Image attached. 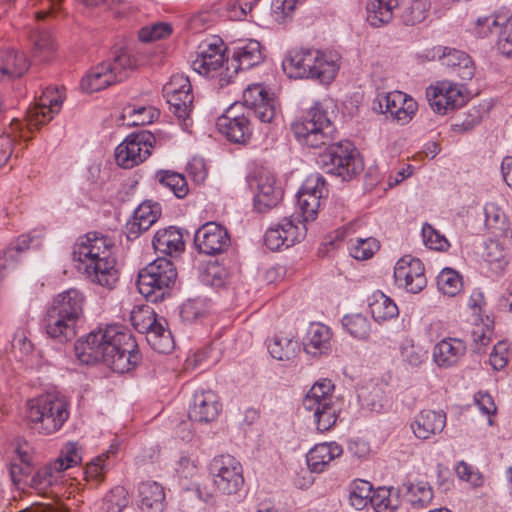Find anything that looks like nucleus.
Wrapping results in <instances>:
<instances>
[{
    "mask_svg": "<svg viewBox=\"0 0 512 512\" xmlns=\"http://www.w3.org/2000/svg\"><path fill=\"white\" fill-rule=\"evenodd\" d=\"M371 505L376 512H393L396 507L390 499V490L379 488L373 492Z\"/></svg>",
    "mask_w": 512,
    "mask_h": 512,
    "instance_id": "59",
    "label": "nucleus"
},
{
    "mask_svg": "<svg viewBox=\"0 0 512 512\" xmlns=\"http://www.w3.org/2000/svg\"><path fill=\"white\" fill-rule=\"evenodd\" d=\"M481 122L480 111L473 108L469 111L467 118L453 124L455 131H469Z\"/></svg>",
    "mask_w": 512,
    "mask_h": 512,
    "instance_id": "62",
    "label": "nucleus"
},
{
    "mask_svg": "<svg viewBox=\"0 0 512 512\" xmlns=\"http://www.w3.org/2000/svg\"><path fill=\"white\" fill-rule=\"evenodd\" d=\"M396 284L409 293H419L427 285L423 263L409 255L400 258L394 268Z\"/></svg>",
    "mask_w": 512,
    "mask_h": 512,
    "instance_id": "15",
    "label": "nucleus"
},
{
    "mask_svg": "<svg viewBox=\"0 0 512 512\" xmlns=\"http://www.w3.org/2000/svg\"><path fill=\"white\" fill-rule=\"evenodd\" d=\"M402 100L403 96L401 93L386 94L381 96L378 100L379 109L382 113H390L391 115H395L398 120H402L401 107L398 106V103Z\"/></svg>",
    "mask_w": 512,
    "mask_h": 512,
    "instance_id": "57",
    "label": "nucleus"
},
{
    "mask_svg": "<svg viewBox=\"0 0 512 512\" xmlns=\"http://www.w3.org/2000/svg\"><path fill=\"white\" fill-rule=\"evenodd\" d=\"M163 93L172 113L188 126L194 100L189 78L179 73L172 75L170 81L164 85Z\"/></svg>",
    "mask_w": 512,
    "mask_h": 512,
    "instance_id": "10",
    "label": "nucleus"
},
{
    "mask_svg": "<svg viewBox=\"0 0 512 512\" xmlns=\"http://www.w3.org/2000/svg\"><path fill=\"white\" fill-rule=\"evenodd\" d=\"M422 237L424 244L431 250L445 251L449 247V242L444 235L434 229L430 224H425L422 228Z\"/></svg>",
    "mask_w": 512,
    "mask_h": 512,
    "instance_id": "53",
    "label": "nucleus"
},
{
    "mask_svg": "<svg viewBox=\"0 0 512 512\" xmlns=\"http://www.w3.org/2000/svg\"><path fill=\"white\" fill-rule=\"evenodd\" d=\"M31 242V238L28 235H21L17 239V243L14 247H8L4 250L3 256L5 261L14 260L15 256L24 250H26Z\"/></svg>",
    "mask_w": 512,
    "mask_h": 512,
    "instance_id": "63",
    "label": "nucleus"
},
{
    "mask_svg": "<svg viewBox=\"0 0 512 512\" xmlns=\"http://www.w3.org/2000/svg\"><path fill=\"white\" fill-rule=\"evenodd\" d=\"M462 277L451 268L443 269L437 277V286L443 294L457 295L462 289Z\"/></svg>",
    "mask_w": 512,
    "mask_h": 512,
    "instance_id": "46",
    "label": "nucleus"
},
{
    "mask_svg": "<svg viewBox=\"0 0 512 512\" xmlns=\"http://www.w3.org/2000/svg\"><path fill=\"white\" fill-rule=\"evenodd\" d=\"M334 384L329 379L316 382L303 399V408L309 412L314 409L325 408L334 402Z\"/></svg>",
    "mask_w": 512,
    "mask_h": 512,
    "instance_id": "30",
    "label": "nucleus"
},
{
    "mask_svg": "<svg viewBox=\"0 0 512 512\" xmlns=\"http://www.w3.org/2000/svg\"><path fill=\"white\" fill-rule=\"evenodd\" d=\"M268 351L270 355L280 361H289L293 359L298 351V341L292 336L288 335H275L268 344Z\"/></svg>",
    "mask_w": 512,
    "mask_h": 512,
    "instance_id": "38",
    "label": "nucleus"
},
{
    "mask_svg": "<svg viewBox=\"0 0 512 512\" xmlns=\"http://www.w3.org/2000/svg\"><path fill=\"white\" fill-rule=\"evenodd\" d=\"M445 425L446 414L444 412L425 409L415 416L410 427L418 439L427 440L442 432Z\"/></svg>",
    "mask_w": 512,
    "mask_h": 512,
    "instance_id": "21",
    "label": "nucleus"
},
{
    "mask_svg": "<svg viewBox=\"0 0 512 512\" xmlns=\"http://www.w3.org/2000/svg\"><path fill=\"white\" fill-rule=\"evenodd\" d=\"M305 231V225L299 227L292 219L285 217L276 227L266 231L264 243L272 251L279 250L282 246L288 248L299 242L305 236Z\"/></svg>",
    "mask_w": 512,
    "mask_h": 512,
    "instance_id": "19",
    "label": "nucleus"
},
{
    "mask_svg": "<svg viewBox=\"0 0 512 512\" xmlns=\"http://www.w3.org/2000/svg\"><path fill=\"white\" fill-rule=\"evenodd\" d=\"M194 244L200 253L217 255L225 252L230 246L227 230L215 222H207L195 233Z\"/></svg>",
    "mask_w": 512,
    "mask_h": 512,
    "instance_id": "17",
    "label": "nucleus"
},
{
    "mask_svg": "<svg viewBox=\"0 0 512 512\" xmlns=\"http://www.w3.org/2000/svg\"><path fill=\"white\" fill-rule=\"evenodd\" d=\"M159 112L153 107H134L127 106L123 109L121 119L126 121L127 126H143L153 122Z\"/></svg>",
    "mask_w": 512,
    "mask_h": 512,
    "instance_id": "41",
    "label": "nucleus"
},
{
    "mask_svg": "<svg viewBox=\"0 0 512 512\" xmlns=\"http://www.w3.org/2000/svg\"><path fill=\"white\" fill-rule=\"evenodd\" d=\"M407 491L410 494V501L414 506L425 507L433 499V490L427 481H418L415 484L410 483L407 486Z\"/></svg>",
    "mask_w": 512,
    "mask_h": 512,
    "instance_id": "49",
    "label": "nucleus"
},
{
    "mask_svg": "<svg viewBox=\"0 0 512 512\" xmlns=\"http://www.w3.org/2000/svg\"><path fill=\"white\" fill-rule=\"evenodd\" d=\"M342 453V447L336 442L317 444L307 454V465L311 471L320 473Z\"/></svg>",
    "mask_w": 512,
    "mask_h": 512,
    "instance_id": "28",
    "label": "nucleus"
},
{
    "mask_svg": "<svg viewBox=\"0 0 512 512\" xmlns=\"http://www.w3.org/2000/svg\"><path fill=\"white\" fill-rule=\"evenodd\" d=\"M497 48L506 57H512V23L505 17L498 30Z\"/></svg>",
    "mask_w": 512,
    "mask_h": 512,
    "instance_id": "54",
    "label": "nucleus"
},
{
    "mask_svg": "<svg viewBox=\"0 0 512 512\" xmlns=\"http://www.w3.org/2000/svg\"><path fill=\"white\" fill-rule=\"evenodd\" d=\"M442 65H445L451 72L461 80H471L475 73V67L471 57L463 51L450 49L444 52L441 58Z\"/></svg>",
    "mask_w": 512,
    "mask_h": 512,
    "instance_id": "31",
    "label": "nucleus"
},
{
    "mask_svg": "<svg viewBox=\"0 0 512 512\" xmlns=\"http://www.w3.org/2000/svg\"><path fill=\"white\" fill-rule=\"evenodd\" d=\"M130 321L135 330L146 334L148 343L159 353H168L173 348L171 332L166 329V320L158 318L148 306H135L131 311Z\"/></svg>",
    "mask_w": 512,
    "mask_h": 512,
    "instance_id": "8",
    "label": "nucleus"
},
{
    "mask_svg": "<svg viewBox=\"0 0 512 512\" xmlns=\"http://www.w3.org/2000/svg\"><path fill=\"white\" fill-rule=\"evenodd\" d=\"M152 244L155 251L169 256L180 254L185 247L181 231L173 226L158 230Z\"/></svg>",
    "mask_w": 512,
    "mask_h": 512,
    "instance_id": "26",
    "label": "nucleus"
},
{
    "mask_svg": "<svg viewBox=\"0 0 512 512\" xmlns=\"http://www.w3.org/2000/svg\"><path fill=\"white\" fill-rule=\"evenodd\" d=\"M224 43L220 38H213L199 46L197 57L192 61L195 72L206 77H214L222 69L225 61Z\"/></svg>",
    "mask_w": 512,
    "mask_h": 512,
    "instance_id": "16",
    "label": "nucleus"
},
{
    "mask_svg": "<svg viewBox=\"0 0 512 512\" xmlns=\"http://www.w3.org/2000/svg\"><path fill=\"white\" fill-rule=\"evenodd\" d=\"M474 400L482 413L488 416L496 414L497 407L495 405L494 399L489 393L479 391L478 393L475 394Z\"/></svg>",
    "mask_w": 512,
    "mask_h": 512,
    "instance_id": "61",
    "label": "nucleus"
},
{
    "mask_svg": "<svg viewBox=\"0 0 512 512\" xmlns=\"http://www.w3.org/2000/svg\"><path fill=\"white\" fill-rule=\"evenodd\" d=\"M338 407L336 402L325 406V408L314 409L312 413L316 429L320 432L330 430L336 423L338 417Z\"/></svg>",
    "mask_w": 512,
    "mask_h": 512,
    "instance_id": "47",
    "label": "nucleus"
},
{
    "mask_svg": "<svg viewBox=\"0 0 512 512\" xmlns=\"http://www.w3.org/2000/svg\"><path fill=\"white\" fill-rule=\"evenodd\" d=\"M282 67L291 78H311L321 83H330L339 69L335 55L303 48L289 51Z\"/></svg>",
    "mask_w": 512,
    "mask_h": 512,
    "instance_id": "5",
    "label": "nucleus"
},
{
    "mask_svg": "<svg viewBox=\"0 0 512 512\" xmlns=\"http://www.w3.org/2000/svg\"><path fill=\"white\" fill-rule=\"evenodd\" d=\"M371 315L377 322H383L395 318L399 310L395 302L383 292L373 294V300L369 304Z\"/></svg>",
    "mask_w": 512,
    "mask_h": 512,
    "instance_id": "39",
    "label": "nucleus"
},
{
    "mask_svg": "<svg viewBox=\"0 0 512 512\" xmlns=\"http://www.w3.org/2000/svg\"><path fill=\"white\" fill-rule=\"evenodd\" d=\"M172 28L166 23H157L152 27H144L139 31V39L142 42H151L168 37Z\"/></svg>",
    "mask_w": 512,
    "mask_h": 512,
    "instance_id": "56",
    "label": "nucleus"
},
{
    "mask_svg": "<svg viewBox=\"0 0 512 512\" xmlns=\"http://www.w3.org/2000/svg\"><path fill=\"white\" fill-rule=\"evenodd\" d=\"M262 60L261 45L257 40H249L244 45L236 47L225 74L220 73L219 85L223 87L230 82L232 75L229 72L231 69L236 74L239 70H247L260 64Z\"/></svg>",
    "mask_w": 512,
    "mask_h": 512,
    "instance_id": "18",
    "label": "nucleus"
},
{
    "mask_svg": "<svg viewBox=\"0 0 512 512\" xmlns=\"http://www.w3.org/2000/svg\"><path fill=\"white\" fill-rule=\"evenodd\" d=\"M32 463H17L12 462L9 465V473L13 484L23 489L24 486H29V481L32 476Z\"/></svg>",
    "mask_w": 512,
    "mask_h": 512,
    "instance_id": "52",
    "label": "nucleus"
},
{
    "mask_svg": "<svg viewBox=\"0 0 512 512\" xmlns=\"http://www.w3.org/2000/svg\"><path fill=\"white\" fill-rule=\"evenodd\" d=\"M109 69L110 66L105 65L104 62L92 68L81 81L82 90L87 93H94L116 84L115 75Z\"/></svg>",
    "mask_w": 512,
    "mask_h": 512,
    "instance_id": "35",
    "label": "nucleus"
},
{
    "mask_svg": "<svg viewBox=\"0 0 512 512\" xmlns=\"http://www.w3.org/2000/svg\"><path fill=\"white\" fill-rule=\"evenodd\" d=\"M456 474L460 479L471 482L475 486L480 484V476L473 472L471 466L464 461L459 462L456 466Z\"/></svg>",
    "mask_w": 512,
    "mask_h": 512,
    "instance_id": "64",
    "label": "nucleus"
},
{
    "mask_svg": "<svg viewBox=\"0 0 512 512\" xmlns=\"http://www.w3.org/2000/svg\"><path fill=\"white\" fill-rule=\"evenodd\" d=\"M466 343L460 338L447 337L437 343L433 350V359L439 367L456 365L465 355Z\"/></svg>",
    "mask_w": 512,
    "mask_h": 512,
    "instance_id": "24",
    "label": "nucleus"
},
{
    "mask_svg": "<svg viewBox=\"0 0 512 512\" xmlns=\"http://www.w3.org/2000/svg\"><path fill=\"white\" fill-rule=\"evenodd\" d=\"M399 7V0H368L367 21L373 27L389 23L394 10Z\"/></svg>",
    "mask_w": 512,
    "mask_h": 512,
    "instance_id": "36",
    "label": "nucleus"
},
{
    "mask_svg": "<svg viewBox=\"0 0 512 512\" xmlns=\"http://www.w3.org/2000/svg\"><path fill=\"white\" fill-rule=\"evenodd\" d=\"M45 321L49 337L60 343H65L76 336V324L68 321L55 309L49 308Z\"/></svg>",
    "mask_w": 512,
    "mask_h": 512,
    "instance_id": "27",
    "label": "nucleus"
},
{
    "mask_svg": "<svg viewBox=\"0 0 512 512\" xmlns=\"http://www.w3.org/2000/svg\"><path fill=\"white\" fill-rule=\"evenodd\" d=\"M426 97L431 108L440 114L461 107L467 101L463 87L449 81L438 82L435 86L428 87Z\"/></svg>",
    "mask_w": 512,
    "mask_h": 512,
    "instance_id": "14",
    "label": "nucleus"
},
{
    "mask_svg": "<svg viewBox=\"0 0 512 512\" xmlns=\"http://www.w3.org/2000/svg\"><path fill=\"white\" fill-rule=\"evenodd\" d=\"M176 279L177 271L172 261L158 257L139 271L137 286L147 300L158 302L164 299L166 290L174 285Z\"/></svg>",
    "mask_w": 512,
    "mask_h": 512,
    "instance_id": "7",
    "label": "nucleus"
},
{
    "mask_svg": "<svg viewBox=\"0 0 512 512\" xmlns=\"http://www.w3.org/2000/svg\"><path fill=\"white\" fill-rule=\"evenodd\" d=\"M401 356L403 361L410 366L418 367L424 362L426 358V351H424L423 348L410 343L402 346Z\"/></svg>",
    "mask_w": 512,
    "mask_h": 512,
    "instance_id": "58",
    "label": "nucleus"
},
{
    "mask_svg": "<svg viewBox=\"0 0 512 512\" xmlns=\"http://www.w3.org/2000/svg\"><path fill=\"white\" fill-rule=\"evenodd\" d=\"M28 418L40 433L53 434L69 418L68 402L58 394L41 395L28 402Z\"/></svg>",
    "mask_w": 512,
    "mask_h": 512,
    "instance_id": "6",
    "label": "nucleus"
},
{
    "mask_svg": "<svg viewBox=\"0 0 512 512\" xmlns=\"http://www.w3.org/2000/svg\"><path fill=\"white\" fill-rule=\"evenodd\" d=\"M373 486L370 482L357 479L350 485L349 502L356 510H363L371 504L373 498Z\"/></svg>",
    "mask_w": 512,
    "mask_h": 512,
    "instance_id": "40",
    "label": "nucleus"
},
{
    "mask_svg": "<svg viewBox=\"0 0 512 512\" xmlns=\"http://www.w3.org/2000/svg\"><path fill=\"white\" fill-rule=\"evenodd\" d=\"M328 194L325 178L320 174L310 175L297 194V202L304 222L316 219L321 200Z\"/></svg>",
    "mask_w": 512,
    "mask_h": 512,
    "instance_id": "13",
    "label": "nucleus"
},
{
    "mask_svg": "<svg viewBox=\"0 0 512 512\" xmlns=\"http://www.w3.org/2000/svg\"><path fill=\"white\" fill-rule=\"evenodd\" d=\"M345 330L354 338L368 339L371 331L369 320L361 314L346 315L342 319Z\"/></svg>",
    "mask_w": 512,
    "mask_h": 512,
    "instance_id": "44",
    "label": "nucleus"
},
{
    "mask_svg": "<svg viewBox=\"0 0 512 512\" xmlns=\"http://www.w3.org/2000/svg\"><path fill=\"white\" fill-rule=\"evenodd\" d=\"M210 472L215 487L222 494H236L244 484L242 466L230 455L215 457L210 464Z\"/></svg>",
    "mask_w": 512,
    "mask_h": 512,
    "instance_id": "11",
    "label": "nucleus"
},
{
    "mask_svg": "<svg viewBox=\"0 0 512 512\" xmlns=\"http://www.w3.org/2000/svg\"><path fill=\"white\" fill-rule=\"evenodd\" d=\"M156 177L159 183L169 188L177 198H184L188 194V184L182 174L163 170L157 172Z\"/></svg>",
    "mask_w": 512,
    "mask_h": 512,
    "instance_id": "43",
    "label": "nucleus"
},
{
    "mask_svg": "<svg viewBox=\"0 0 512 512\" xmlns=\"http://www.w3.org/2000/svg\"><path fill=\"white\" fill-rule=\"evenodd\" d=\"M331 332L329 327L313 323L310 325L304 339V350L313 356L326 353L330 348Z\"/></svg>",
    "mask_w": 512,
    "mask_h": 512,
    "instance_id": "32",
    "label": "nucleus"
},
{
    "mask_svg": "<svg viewBox=\"0 0 512 512\" xmlns=\"http://www.w3.org/2000/svg\"><path fill=\"white\" fill-rule=\"evenodd\" d=\"M429 8V0H413L403 8L401 19L407 26L416 25L426 18Z\"/></svg>",
    "mask_w": 512,
    "mask_h": 512,
    "instance_id": "45",
    "label": "nucleus"
},
{
    "mask_svg": "<svg viewBox=\"0 0 512 512\" xmlns=\"http://www.w3.org/2000/svg\"><path fill=\"white\" fill-rule=\"evenodd\" d=\"M160 215L161 207L158 203L151 201L142 202L125 225L128 239L138 238L141 233L147 231L158 220Z\"/></svg>",
    "mask_w": 512,
    "mask_h": 512,
    "instance_id": "20",
    "label": "nucleus"
},
{
    "mask_svg": "<svg viewBox=\"0 0 512 512\" xmlns=\"http://www.w3.org/2000/svg\"><path fill=\"white\" fill-rule=\"evenodd\" d=\"M62 99L60 96L55 98H49L47 92L40 98V102L30 107L26 112L25 125L29 132L34 129H38L40 125H44L49 122L53 116V113L58 112Z\"/></svg>",
    "mask_w": 512,
    "mask_h": 512,
    "instance_id": "23",
    "label": "nucleus"
},
{
    "mask_svg": "<svg viewBox=\"0 0 512 512\" xmlns=\"http://www.w3.org/2000/svg\"><path fill=\"white\" fill-rule=\"evenodd\" d=\"M107 457L108 454H102L93 459L86 466L85 475L87 479H93L96 481H101L103 479L105 459Z\"/></svg>",
    "mask_w": 512,
    "mask_h": 512,
    "instance_id": "60",
    "label": "nucleus"
},
{
    "mask_svg": "<svg viewBox=\"0 0 512 512\" xmlns=\"http://www.w3.org/2000/svg\"><path fill=\"white\" fill-rule=\"evenodd\" d=\"M379 249V243L375 238L358 239L351 250V255L357 260H367Z\"/></svg>",
    "mask_w": 512,
    "mask_h": 512,
    "instance_id": "55",
    "label": "nucleus"
},
{
    "mask_svg": "<svg viewBox=\"0 0 512 512\" xmlns=\"http://www.w3.org/2000/svg\"><path fill=\"white\" fill-rule=\"evenodd\" d=\"M506 16V14L499 12L489 16L478 17L473 23L472 31L478 37H487L495 30H499Z\"/></svg>",
    "mask_w": 512,
    "mask_h": 512,
    "instance_id": "48",
    "label": "nucleus"
},
{
    "mask_svg": "<svg viewBox=\"0 0 512 512\" xmlns=\"http://www.w3.org/2000/svg\"><path fill=\"white\" fill-rule=\"evenodd\" d=\"M255 190L254 208L259 213H266L276 207L283 198V190L276 177L267 170L258 171L250 181Z\"/></svg>",
    "mask_w": 512,
    "mask_h": 512,
    "instance_id": "12",
    "label": "nucleus"
},
{
    "mask_svg": "<svg viewBox=\"0 0 512 512\" xmlns=\"http://www.w3.org/2000/svg\"><path fill=\"white\" fill-rule=\"evenodd\" d=\"M60 475V471L53 463H47L39 467L31 476L29 486L38 494L47 496L50 488L58 482Z\"/></svg>",
    "mask_w": 512,
    "mask_h": 512,
    "instance_id": "37",
    "label": "nucleus"
},
{
    "mask_svg": "<svg viewBox=\"0 0 512 512\" xmlns=\"http://www.w3.org/2000/svg\"><path fill=\"white\" fill-rule=\"evenodd\" d=\"M242 98V104H232L216 122L218 131L238 144L246 143L252 135L251 114L263 123H272L279 112L275 94L262 84L249 85Z\"/></svg>",
    "mask_w": 512,
    "mask_h": 512,
    "instance_id": "3",
    "label": "nucleus"
},
{
    "mask_svg": "<svg viewBox=\"0 0 512 512\" xmlns=\"http://www.w3.org/2000/svg\"><path fill=\"white\" fill-rule=\"evenodd\" d=\"M74 351L83 364L102 362L121 374L130 371L140 360L138 345L132 334L116 325L100 328L78 339Z\"/></svg>",
    "mask_w": 512,
    "mask_h": 512,
    "instance_id": "2",
    "label": "nucleus"
},
{
    "mask_svg": "<svg viewBox=\"0 0 512 512\" xmlns=\"http://www.w3.org/2000/svg\"><path fill=\"white\" fill-rule=\"evenodd\" d=\"M104 63L110 66L109 71L115 75V82L118 83L125 80L130 72L136 70L143 62L137 55H132L127 50L120 49L111 61H105Z\"/></svg>",
    "mask_w": 512,
    "mask_h": 512,
    "instance_id": "34",
    "label": "nucleus"
},
{
    "mask_svg": "<svg viewBox=\"0 0 512 512\" xmlns=\"http://www.w3.org/2000/svg\"><path fill=\"white\" fill-rule=\"evenodd\" d=\"M485 225L499 236L508 235L507 217L504 211L495 203H488L484 207Z\"/></svg>",
    "mask_w": 512,
    "mask_h": 512,
    "instance_id": "42",
    "label": "nucleus"
},
{
    "mask_svg": "<svg viewBox=\"0 0 512 512\" xmlns=\"http://www.w3.org/2000/svg\"><path fill=\"white\" fill-rule=\"evenodd\" d=\"M154 143L155 136L147 130L131 133L116 148L117 164L128 169L142 163L150 156Z\"/></svg>",
    "mask_w": 512,
    "mask_h": 512,
    "instance_id": "9",
    "label": "nucleus"
},
{
    "mask_svg": "<svg viewBox=\"0 0 512 512\" xmlns=\"http://www.w3.org/2000/svg\"><path fill=\"white\" fill-rule=\"evenodd\" d=\"M83 303V295L76 289H69L59 294L50 308L64 315L68 321L77 324L83 313Z\"/></svg>",
    "mask_w": 512,
    "mask_h": 512,
    "instance_id": "25",
    "label": "nucleus"
},
{
    "mask_svg": "<svg viewBox=\"0 0 512 512\" xmlns=\"http://www.w3.org/2000/svg\"><path fill=\"white\" fill-rule=\"evenodd\" d=\"M54 51V41L50 33L40 31L34 36L33 55L40 61H47Z\"/></svg>",
    "mask_w": 512,
    "mask_h": 512,
    "instance_id": "50",
    "label": "nucleus"
},
{
    "mask_svg": "<svg viewBox=\"0 0 512 512\" xmlns=\"http://www.w3.org/2000/svg\"><path fill=\"white\" fill-rule=\"evenodd\" d=\"M220 409L217 395L212 391H203L194 395L188 416L191 421L208 423L217 418Z\"/></svg>",
    "mask_w": 512,
    "mask_h": 512,
    "instance_id": "22",
    "label": "nucleus"
},
{
    "mask_svg": "<svg viewBox=\"0 0 512 512\" xmlns=\"http://www.w3.org/2000/svg\"><path fill=\"white\" fill-rule=\"evenodd\" d=\"M296 139L304 146L317 149L328 146L320 155L325 172L350 181L363 170V162L349 141L332 143L334 125L327 112L315 105L291 125Z\"/></svg>",
    "mask_w": 512,
    "mask_h": 512,
    "instance_id": "1",
    "label": "nucleus"
},
{
    "mask_svg": "<svg viewBox=\"0 0 512 512\" xmlns=\"http://www.w3.org/2000/svg\"><path fill=\"white\" fill-rule=\"evenodd\" d=\"M82 458L78 452L75 443H68L61 450L60 456L53 462L58 471L62 473L64 470L76 466L81 462Z\"/></svg>",
    "mask_w": 512,
    "mask_h": 512,
    "instance_id": "51",
    "label": "nucleus"
},
{
    "mask_svg": "<svg viewBox=\"0 0 512 512\" xmlns=\"http://www.w3.org/2000/svg\"><path fill=\"white\" fill-rule=\"evenodd\" d=\"M113 249L114 243L110 238L89 232L78 238L72 256L80 263L78 269H83L91 282L111 289L118 281Z\"/></svg>",
    "mask_w": 512,
    "mask_h": 512,
    "instance_id": "4",
    "label": "nucleus"
},
{
    "mask_svg": "<svg viewBox=\"0 0 512 512\" xmlns=\"http://www.w3.org/2000/svg\"><path fill=\"white\" fill-rule=\"evenodd\" d=\"M140 508L144 512H160L163 510L165 493L156 482H142L138 487Z\"/></svg>",
    "mask_w": 512,
    "mask_h": 512,
    "instance_id": "33",
    "label": "nucleus"
},
{
    "mask_svg": "<svg viewBox=\"0 0 512 512\" xmlns=\"http://www.w3.org/2000/svg\"><path fill=\"white\" fill-rule=\"evenodd\" d=\"M29 65L25 54L13 49L0 50V81L21 77Z\"/></svg>",
    "mask_w": 512,
    "mask_h": 512,
    "instance_id": "29",
    "label": "nucleus"
}]
</instances>
